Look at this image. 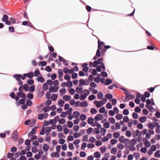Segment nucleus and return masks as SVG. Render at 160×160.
<instances>
[{
	"instance_id": "nucleus-26",
	"label": "nucleus",
	"mask_w": 160,
	"mask_h": 160,
	"mask_svg": "<svg viewBox=\"0 0 160 160\" xmlns=\"http://www.w3.org/2000/svg\"><path fill=\"white\" fill-rule=\"evenodd\" d=\"M65 103V101L62 99H60L58 100V106L62 107Z\"/></svg>"
},
{
	"instance_id": "nucleus-6",
	"label": "nucleus",
	"mask_w": 160,
	"mask_h": 160,
	"mask_svg": "<svg viewBox=\"0 0 160 160\" xmlns=\"http://www.w3.org/2000/svg\"><path fill=\"white\" fill-rule=\"evenodd\" d=\"M93 103L96 105L97 108H100L104 105L102 102V101L101 100L98 101L97 100H95L94 101Z\"/></svg>"
},
{
	"instance_id": "nucleus-18",
	"label": "nucleus",
	"mask_w": 160,
	"mask_h": 160,
	"mask_svg": "<svg viewBox=\"0 0 160 160\" xmlns=\"http://www.w3.org/2000/svg\"><path fill=\"white\" fill-rule=\"evenodd\" d=\"M71 98V96L70 95H65L62 97V98L66 102L70 100Z\"/></svg>"
},
{
	"instance_id": "nucleus-28",
	"label": "nucleus",
	"mask_w": 160,
	"mask_h": 160,
	"mask_svg": "<svg viewBox=\"0 0 160 160\" xmlns=\"http://www.w3.org/2000/svg\"><path fill=\"white\" fill-rule=\"evenodd\" d=\"M115 116L116 118L118 120H121L123 118V115L121 113H119L117 114Z\"/></svg>"
},
{
	"instance_id": "nucleus-17",
	"label": "nucleus",
	"mask_w": 160,
	"mask_h": 160,
	"mask_svg": "<svg viewBox=\"0 0 160 160\" xmlns=\"http://www.w3.org/2000/svg\"><path fill=\"white\" fill-rule=\"evenodd\" d=\"M40 74V71H39L38 68H36L33 73V76H34L35 77H38Z\"/></svg>"
},
{
	"instance_id": "nucleus-9",
	"label": "nucleus",
	"mask_w": 160,
	"mask_h": 160,
	"mask_svg": "<svg viewBox=\"0 0 160 160\" xmlns=\"http://www.w3.org/2000/svg\"><path fill=\"white\" fill-rule=\"evenodd\" d=\"M13 136L12 137V140L14 141H16L18 139V132L17 131H15L12 134Z\"/></svg>"
},
{
	"instance_id": "nucleus-50",
	"label": "nucleus",
	"mask_w": 160,
	"mask_h": 160,
	"mask_svg": "<svg viewBox=\"0 0 160 160\" xmlns=\"http://www.w3.org/2000/svg\"><path fill=\"white\" fill-rule=\"evenodd\" d=\"M89 85L91 87H90L92 88H95L97 86V84H96L93 81H91L90 82Z\"/></svg>"
},
{
	"instance_id": "nucleus-37",
	"label": "nucleus",
	"mask_w": 160,
	"mask_h": 160,
	"mask_svg": "<svg viewBox=\"0 0 160 160\" xmlns=\"http://www.w3.org/2000/svg\"><path fill=\"white\" fill-rule=\"evenodd\" d=\"M64 78L66 80H67L68 81H71V75L69 74H66L64 76Z\"/></svg>"
},
{
	"instance_id": "nucleus-51",
	"label": "nucleus",
	"mask_w": 160,
	"mask_h": 160,
	"mask_svg": "<svg viewBox=\"0 0 160 160\" xmlns=\"http://www.w3.org/2000/svg\"><path fill=\"white\" fill-rule=\"evenodd\" d=\"M98 111L94 108H92L90 109V112L92 114H94L97 113Z\"/></svg>"
},
{
	"instance_id": "nucleus-11",
	"label": "nucleus",
	"mask_w": 160,
	"mask_h": 160,
	"mask_svg": "<svg viewBox=\"0 0 160 160\" xmlns=\"http://www.w3.org/2000/svg\"><path fill=\"white\" fill-rule=\"evenodd\" d=\"M76 91L77 93L81 94L83 92V87L78 85L76 87Z\"/></svg>"
},
{
	"instance_id": "nucleus-20",
	"label": "nucleus",
	"mask_w": 160,
	"mask_h": 160,
	"mask_svg": "<svg viewBox=\"0 0 160 160\" xmlns=\"http://www.w3.org/2000/svg\"><path fill=\"white\" fill-rule=\"evenodd\" d=\"M49 148V146L47 144H44L43 145L42 149L43 150L47 152L48 151V149Z\"/></svg>"
},
{
	"instance_id": "nucleus-22",
	"label": "nucleus",
	"mask_w": 160,
	"mask_h": 160,
	"mask_svg": "<svg viewBox=\"0 0 160 160\" xmlns=\"http://www.w3.org/2000/svg\"><path fill=\"white\" fill-rule=\"evenodd\" d=\"M21 76V74H16L13 75V77L17 81H18L20 79Z\"/></svg>"
},
{
	"instance_id": "nucleus-46",
	"label": "nucleus",
	"mask_w": 160,
	"mask_h": 160,
	"mask_svg": "<svg viewBox=\"0 0 160 160\" xmlns=\"http://www.w3.org/2000/svg\"><path fill=\"white\" fill-rule=\"evenodd\" d=\"M106 98H107L109 100H110L111 99H112L113 98V95L112 94L109 93H108L106 94Z\"/></svg>"
},
{
	"instance_id": "nucleus-10",
	"label": "nucleus",
	"mask_w": 160,
	"mask_h": 160,
	"mask_svg": "<svg viewBox=\"0 0 160 160\" xmlns=\"http://www.w3.org/2000/svg\"><path fill=\"white\" fill-rule=\"evenodd\" d=\"M101 56V53L100 51L99 50H97L96 54L93 57L92 60H96L97 59L98 57H100Z\"/></svg>"
},
{
	"instance_id": "nucleus-56",
	"label": "nucleus",
	"mask_w": 160,
	"mask_h": 160,
	"mask_svg": "<svg viewBox=\"0 0 160 160\" xmlns=\"http://www.w3.org/2000/svg\"><path fill=\"white\" fill-rule=\"evenodd\" d=\"M106 131L107 130L105 128H102L101 129V133L102 135L103 136H105Z\"/></svg>"
},
{
	"instance_id": "nucleus-58",
	"label": "nucleus",
	"mask_w": 160,
	"mask_h": 160,
	"mask_svg": "<svg viewBox=\"0 0 160 160\" xmlns=\"http://www.w3.org/2000/svg\"><path fill=\"white\" fill-rule=\"evenodd\" d=\"M32 152L34 153H36L38 151V148L35 146H32L31 148Z\"/></svg>"
},
{
	"instance_id": "nucleus-2",
	"label": "nucleus",
	"mask_w": 160,
	"mask_h": 160,
	"mask_svg": "<svg viewBox=\"0 0 160 160\" xmlns=\"http://www.w3.org/2000/svg\"><path fill=\"white\" fill-rule=\"evenodd\" d=\"M17 95L18 97V101L19 100L20 98H27L26 95L23 91L17 92Z\"/></svg>"
},
{
	"instance_id": "nucleus-3",
	"label": "nucleus",
	"mask_w": 160,
	"mask_h": 160,
	"mask_svg": "<svg viewBox=\"0 0 160 160\" xmlns=\"http://www.w3.org/2000/svg\"><path fill=\"white\" fill-rule=\"evenodd\" d=\"M61 86L62 87H67L68 88H71L73 86L72 82L71 81H68V84L65 82H62L61 84Z\"/></svg>"
},
{
	"instance_id": "nucleus-62",
	"label": "nucleus",
	"mask_w": 160,
	"mask_h": 160,
	"mask_svg": "<svg viewBox=\"0 0 160 160\" xmlns=\"http://www.w3.org/2000/svg\"><path fill=\"white\" fill-rule=\"evenodd\" d=\"M95 146V145L93 143H88L87 145V147L88 149L93 148Z\"/></svg>"
},
{
	"instance_id": "nucleus-34",
	"label": "nucleus",
	"mask_w": 160,
	"mask_h": 160,
	"mask_svg": "<svg viewBox=\"0 0 160 160\" xmlns=\"http://www.w3.org/2000/svg\"><path fill=\"white\" fill-rule=\"evenodd\" d=\"M96 98V96L94 94L90 95L88 97V99L89 101H92L94 99H95Z\"/></svg>"
},
{
	"instance_id": "nucleus-47",
	"label": "nucleus",
	"mask_w": 160,
	"mask_h": 160,
	"mask_svg": "<svg viewBox=\"0 0 160 160\" xmlns=\"http://www.w3.org/2000/svg\"><path fill=\"white\" fill-rule=\"evenodd\" d=\"M58 77H62L63 76V73L62 70L61 69H59L58 70Z\"/></svg>"
},
{
	"instance_id": "nucleus-14",
	"label": "nucleus",
	"mask_w": 160,
	"mask_h": 160,
	"mask_svg": "<svg viewBox=\"0 0 160 160\" xmlns=\"http://www.w3.org/2000/svg\"><path fill=\"white\" fill-rule=\"evenodd\" d=\"M9 96L12 99H15L16 101H18V97L17 95L15 96L14 92H10L9 94Z\"/></svg>"
},
{
	"instance_id": "nucleus-52",
	"label": "nucleus",
	"mask_w": 160,
	"mask_h": 160,
	"mask_svg": "<svg viewBox=\"0 0 160 160\" xmlns=\"http://www.w3.org/2000/svg\"><path fill=\"white\" fill-rule=\"evenodd\" d=\"M8 15L5 14L3 15V17L2 18V20L3 22H4L8 20Z\"/></svg>"
},
{
	"instance_id": "nucleus-35",
	"label": "nucleus",
	"mask_w": 160,
	"mask_h": 160,
	"mask_svg": "<svg viewBox=\"0 0 160 160\" xmlns=\"http://www.w3.org/2000/svg\"><path fill=\"white\" fill-rule=\"evenodd\" d=\"M160 150H157L154 153V156L156 158H160Z\"/></svg>"
},
{
	"instance_id": "nucleus-24",
	"label": "nucleus",
	"mask_w": 160,
	"mask_h": 160,
	"mask_svg": "<svg viewBox=\"0 0 160 160\" xmlns=\"http://www.w3.org/2000/svg\"><path fill=\"white\" fill-rule=\"evenodd\" d=\"M89 90L92 92L93 94H96L98 93V90L94 88L91 87H89Z\"/></svg>"
},
{
	"instance_id": "nucleus-4",
	"label": "nucleus",
	"mask_w": 160,
	"mask_h": 160,
	"mask_svg": "<svg viewBox=\"0 0 160 160\" xmlns=\"http://www.w3.org/2000/svg\"><path fill=\"white\" fill-rule=\"evenodd\" d=\"M98 49L97 50H99V51H101V49L103 48L102 47V46H105V43L104 42L102 41H101L98 38Z\"/></svg>"
},
{
	"instance_id": "nucleus-59",
	"label": "nucleus",
	"mask_w": 160,
	"mask_h": 160,
	"mask_svg": "<svg viewBox=\"0 0 160 160\" xmlns=\"http://www.w3.org/2000/svg\"><path fill=\"white\" fill-rule=\"evenodd\" d=\"M144 145L146 148H149L151 145V143L148 140L144 142Z\"/></svg>"
},
{
	"instance_id": "nucleus-57",
	"label": "nucleus",
	"mask_w": 160,
	"mask_h": 160,
	"mask_svg": "<svg viewBox=\"0 0 160 160\" xmlns=\"http://www.w3.org/2000/svg\"><path fill=\"white\" fill-rule=\"evenodd\" d=\"M38 127L35 126L32 128L31 132H32L33 135H35L36 134V129Z\"/></svg>"
},
{
	"instance_id": "nucleus-49",
	"label": "nucleus",
	"mask_w": 160,
	"mask_h": 160,
	"mask_svg": "<svg viewBox=\"0 0 160 160\" xmlns=\"http://www.w3.org/2000/svg\"><path fill=\"white\" fill-rule=\"evenodd\" d=\"M110 123L109 122L107 121L103 124V127L105 128H109Z\"/></svg>"
},
{
	"instance_id": "nucleus-38",
	"label": "nucleus",
	"mask_w": 160,
	"mask_h": 160,
	"mask_svg": "<svg viewBox=\"0 0 160 160\" xmlns=\"http://www.w3.org/2000/svg\"><path fill=\"white\" fill-rule=\"evenodd\" d=\"M80 118L81 120L83 121L86 119L87 116L85 114L82 113L80 115Z\"/></svg>"
},
{
	"instance_id": "nucleus-21",
	"label": "nucleus",
	"mask_w": 160,
	"mask_h": 160,
	"mask_svg": "<svg viewBox=\"0 0 160 160\" xmlns=\"http://www.w3.org/2000/svg\"><path fill=\"white\" fill-rule=\"evenodd\" d=\"M94 156L95 158L99 159L101 157V154L99 151H96L94 153Z\"/></svg>"
},
{
	"instance_id": "nucleus-53",
	"label": "nucleus",
	"mask_w": 160,
	"mask_h": 160,
	"mask_svg": "<svg viewBox=\"0 0 160 160\" xmlns=\"http://www.w3.org/2000/svg\"><path fill=\"white\" fill-rule=\"evenodd\" d=\"M117 152V149L115 147H113L112 148L111 150V153L112 154H116Z\"/></svg>"
},
{
	"instance_id": "nucleus-54",
	"label": "nucleus",
	"mask_w": 160,
	"mask_h": 160,
	"mask_svg": "<svg viewBox=\"0 0 160 160\" xmlns=\"http://www.w3.org/2000/svg\"><path fill=\"white\" fill-rule=\"evenodd\" d=\"M125 138L124 136L121 135L119 138L118 140L121 143H125V142L124 140V139H125Z\"/></svg>"
},
{
	"instance_id": "nucleus-60",
	"label": "nucleus",
	"mask_w": 160,
	"mask_h": 160,
	"mask_svg": "<svg viewBox=\"0 0 160 160\" xmlns=\"http://www.w3.org/2000/svg\"><path fill=\"white\" fill-rule=\"evenodd\" d=\"M58 143L60 144H65L64 143L66 142L65 140L62 138H61L59 139H58Z\"/></svg>"
},
{
	"instance_id": "nucleus-48",
	"label": "nucleus",
	"mask_w": 160,
	"mask_h": 160,
	"mask_svg": "<svg viewBox=\"0 0 160 160\" xmlns=\"http://www.w3.org/2000/svg\"><path fill=\"white\" fill-rule=\"evenodd\" d=\"M73 115L74 118H78L80 115V112L78 111H74L73 113Z\"/></svg>"
},
{
	"instance_id": "nucleus-33",
	"label": "nucleus",
	"mask_w": 160,
	"mask_h": 160,
	"mask_svg": "<svg viewBox=\"0 0 160 160\" xmlns=\"http://www.w3.org/2000/svg\"><path fill=\"white\" fill-rule=\"evenodd\" d=\"M103 96V93L101 92H99L97 94V98L99 99H102Z\"/></svg>"
},
{
	"instance_id": "nucleus-12",
	"label": "nucleus",
	"mask_w": 160,
	"mask_h": 160,
	"mask_svg": "<svg viewBox=\"0 0 160 160\" xmlns=\"http://www.w3.org/2000/svg\"><path fill=\"white\" fill-rule=\"evenodd\" d=\"M50 156L52 158H53L54 157H55L57 158H58L60 157L59 154L56 152H52L50 154Z\"/></svg>"
},
{
	"instance_id": "nucleus-7",
	"label": "nucleus",
	"mask_w": 160,
	"mask_h": 160,
	"mask_svg": "<svg viewBox=\"0 0 160 160\" xmlns=\"http://www.w3.org/2000/svg\"><path fill=\"white\" fill-rule=\"evenodd\" d=\"M87 122L88 124H90L92 126L94 127H96V125L93 123L94 121V118L92 117H89L87 120Z\"/></svg>"
},
{
	"instance_id": "nucleus-44",
	"label": "nucleus",
	"mask_w": 160,
	"mask_h": 160,
	"mask_svg": "<svg viewBox=\"0 0 160 160\" xmlns=\"http://www.w3.org/2000/svg\"><path fill=\"white\" fill-rule=\"evenodd\" d=\"M68 90L69 92V93L72 95L74 94L76 91L74 89L72 88H71L70 89H68Z\"/></svg>"
},
{
	"instance_id": "nucleus-5",
	"label": "nucleus",
	"mask_w": 160,
	"mask_h": 160,
	"mask_svg": "<svg viewBox=\"0 0 160 160\" xmlns=\"http://www.w3.org/2000/svg\"><path fill=\"white\" fill-rule=\"evenodd\" d=\"M59 88V87L58 86H55L54 87L52 86H51L49 88V91L51 92H56L58 91Z\"/></svg>"
},
{
	"instance_id": "nucleus-8",
	"label": "nucleus",
	"mask_w": 160,
	"mask_h": 160,
	"mask_svg": "<svg viewBox=\"0 0 160 160\" xmlns=\"http://www.w3.org/2000/svg\"><path fill=\"white\" fill-rule=\"evenodd\" d=\"M27 98H22L20 99H19L18 102L17 101L15 102V104L17 106H19L20 104H24L25 102V101Z\"/></svg>"
},
{
	"instance_id": "nucleus-32",
	"label": "nucleus",
	"mask_w": 160,
	"mask_h": 160,
	"mask_svg": "<svg viewBox=\"0 0 160 160\" xmlns=\"http://www.w3.org/2000/svg\"><path fill=\"white\" fill-rule=\"evenodd\" d=\"M27 97L29 99L28 100H32L33 99L34 95L32 93L29 92L26 95Z\"/></svg>"
},
{
	"instance_id": "nucleus-55",
	"label": "nucleus",
	"mask_w": 160,
	"mask_h": 160,
	"mask_svg": "<svg viewBox=\"0 0 160 160\" xmlns=\"http://www.w3.org/2000/svg\"><path fill=\"white\" fill-rule=\"evenodd\" d=\"M124 140L125 142V143L128 144L129 143L130 146L132 145L131 143H132V142H131L129 139L125 138Z\"/></svg>"
},
{
	"instance_id": "nucleus-40",
	"label": "nucleus",
	"mask_w": 160,
	"mask_h": 160,
	"mask_svg": "<svg viewBox=\"0 0 160 160\" xmlns=\"http://www.w3.org/2000/svg\"><path fill=\"white\" fill-rule=\"evenodd\" d=\"M51 97L52 98V100L53 101H54L57 100L58 98V95L56 94L52 93V95Z\"/></svg>"
},
{
	"instance_id": "nucleus-30",
	"label": "nucleus",
	"mask_w": 160,
	"mask_h": 160,
	"mask_svg": "<svg viewBox=\"0 0 160 160\" xmlns=\"http://www.w3.org/2000/svg\"><path fill=\"white\" fill-rule=\"evenodd\" d=\"M35 86L34 84L31 85L29 86V91H28L31 92H33L35 90Z\"/></svg>"
},
{
	"instance_id": "nucleus-43",
	"label": "nucleus",
	"mask_w": 160,
	"mask_h": 160,
	"mask_svg": "<svg viewBox=\"0 0 160 160\" xmlns=\"http://www.w3.org/2000/svg\"><path fill=\"white\" fill-rule=\"evenodd\" d=\"M37 80L38 82H40L41 83H43L44 82V79L42 76L38 77Z\"/></svg>"
},
{
	"instance_id": "nucleus-19",
	"label": "nucleus",
	"mask_w": 160,
	"mask_h": 160,
	"mask_svg": "<svg viewBox=\"0 0 160 160\" xmlns=\"http://www.w3.org/2000/svg\"><path fill=\"white\" fill-rule=\"evenodd\" d=\"M47 63L46 61H39L38 63V66H45L47 65Z\"/></svg>"
},
{
	"instance_id": "nucleus-13",
	"label": "nucleus",
	"mask_w": 160,
	"mask_h": 160,
	"mask_svg": "<svg viewBox=\"0 0 160 160\" xmlns=\"http://www.w3.org/2000/svg\"><path fill=\"white\" fill-rule=\"evenodd\" d=\"M138 120L141 123H144L147 120V117H146L140 116L138 118Z\"/></svg>"
},
{
	"instance_id": "nucleus-45",
	"label": "nucleus",
	"mask_w": 160,
	"mask_h": 160,
	"mask_svg": "<svg viewBox=\"0 0 160 160\" xmlns=\"http://www.w3.org/2000/svg\"><path fill=\"white\" fill-rule=\"evenodd\" d=\"M120 136V133L118 132H115L113 133V137L116 139L119 138Z\"/></svg>"
},
{
	"instance_id": "nucleus-64",
	"label": "nucleus",
	"mask_w": 160,
	"mask_h": 160,
	"mask_svg": "<svg viewBox=\"0 0 160 160\" xmlns=\"http://www.w3.org/2000/svg\"><path fill=\"white\" fill-rule=\"evenodd\" d=\"M48 87L46 83H44L42 85V89L44 91H46L48 89Z\"/></svg>"
},
{
	"instance_id": "nucleus-15",
	"label": "nucleus",
	"mask_w": 160,
	"mask_h": 160,
	"mask_svg": "<svg viewBox=\"0 0 160 160\" xmlns=\"http://www.w3.org/2000/svg\"><path fill=\"white\" fill-rule=\"evenodd\" d=\"M112 80L109 78H107L106 79L105 82V85L106 86H108L112 83Z\"/></svg>"
},
{
	"instance_id": "nucleus-25",
	"label": "nucleus",
	"mask_w": 160,
	"mask_h": 160,
	"mask_svg": "<svg viewBox=\"0 0 160 160\" xmlns=\"http://www.w3.org/2000/svg\"><path fill=\"white\" fill-rule=\"evenodd\" d=\"M124 93L125 94L126 96L125 98L123 100V102H128L130 100V98H129V96H128V93H127L126 92H124Z\"/></svg>"
},
{
	"instance_id": "nucleus-29",
	"label": "nucleus",
	"mask_w": 160,
	"mask_h": 160,
	"mask_svg": "<svg viewBox=\"0 0 160 160\" xmlns=\"http://www.w3.org/2000/svg\"><path fill=\"white\" fill-rule=\"evenodd\" d=\"M160 86V85H158L154 87H151L148 89V90L150 92H152L154 90L155 88L158 87Z\"/></svg>"
},
{
	"instance_id": "nucleus-31",
	"label": "nucleus",
	"mask_w": 160,
	"mask_h": 160,
	"mask_svg": "<svg viewBox=\"0 0 160 160\" xmlns=\"http://www.w3.org/2000/svg\"><path fill=\"white\" fill-rule=\"evenodd\" d=\"M23 88L26 92H28L29 91V86L27 84H25L23 85Z\"/></svg>"
},
{
	"instance_id": "nucleus-63",
	"label": "nucleus",
	"mask_w": 160,
	"mask_h": 160,
	"mask_svg": "<svg viewBox=\"0 0 160 160\" xmlns=\"http://www.w3.org/2000/svg\"><path fill=\"white\" fill-rule=\"evenodd\" d=\"M122 113L124 115H128L129 114V111L128 109H125L122 111Z\"/></svg>"
},
{
	"instance_id": "nucleus-1",
	"label": "nucleus",
	"mask_w": 160,
	"mask_h": 160,
	"mask_svg": "<svg viewBox=\"0 0 160 160\" xmlns=\"http://www.w3.org/2000/svg\"><path fill=\"white\" fill-rule=\"evenodd\" d=\"M22 25L24 26H27L28 27H31L32 28H33L34 29L36 30L40 31L39 30L37 29L30 22L27 21H23L22 24Z\"/></svg>"
},
{
	"instance_id": "nucleus-41",
	"label": "nucleus",
	"mask_w": 160,
	"mask_h": 160,
	"mask_svg": "<svg viewBox=\"0 0 160 160\" xmlns=\"http://www.w3.org/2000/svg\"><path fill=\"white\" fill-rule=\"evenodd\" d=\"M34 81L33 79L30 78L27 80V82L28 83V85H32L34 83Z\"/></svg>"
},
{
	"instance_id": "nucleus-61",
	"label": "nucleus",
	"mask_w": 160,
	"mask_h": 160,
	"mask_svg": "<svg viewBox=\"0 0 160 160\" xmlns=\"http://www.w3.org/2000/svg\"><path fill=\"white\" fill-rule=\"evenodd\" d=\"M67 123L68 125V127L69 128H71L73 125V124L72 121H68L67 122Z\"/></svg>"
},
{
	"instance_id": "nucleus-42",
	"label": "nucleus",
	"mask_w": 160,
	"mask_h": 160,
	"mask_svg": "<svg viewBox=\"0 0 160 160\" xmlns=\"http://www.w3.org/2000/svg\"><path fill=\"white\" fill-rule=\"evenodd\" d=\"M88 105V103L86 101H83L81 102V107H86Z\"/></svg>"
},
{
	"instance_id": "nucleus-39",
	"label": "nucleus",
	"mask_w": 160,
	"mask_h": 160,
	"mask_svg": "<svg viewBox=\"0 0 160 160\" xmlns=\"http://www.w3.org/2000/svg\"><path fill=\"white\" fill-rule=\"evenodd\" d=\"M87 95H86V94H85L84 93L80 95V100L81 101H82L85 100L87 98Z\"/></svg>"
},
{
	"instance_id": "nucleus-16",
	"label": "nucleus",
	"mask_w": 160,
	"mask_h": 160,
	"mask_svg": "<svg viewBox=\"0 0 160 160\" xmlns=\"http://www.w3.org/2000/svg\"><path fill=\"white\" fill-rule=\"evenodd\" d=\"M25 75L29 78H32L33 77V73L32 72H30L27 73H24Z\"/></svg>"
},
{
	"instance_id": "nucleus-23",
	"label": "nucleus",
	"mask_w": 160,
	"mask_h": 160,
	"mask_svg": "<svg viewBox=\"0 0 160 160\" xmlns=\"http://www.w3.org/2000/svg\"><path fill=\"white\" fill-rule=\"evenodd\" d=\"M59 93L60 95L62 96L64 95L66 92V89L65 88H62L59 90Z\"/></svg>"
},
{
	"instance_id": "nucleus-36",
	"label": "nucleus",
	"mask_w": 160,
	"mask_h": 160,
	"mask_svg": "<svg viewBox=\"0 0 160 160\" xmlns=\"http://www.w3.org/2000/svg\"><path fill=\"white\" fill-rule=\"evenodd\" d=\"M100 150L101 153H104L106 150V148L105 146H103L100 148Z\"/></svg>"
},
{
	"instance_id": "nucleus-27",
	"label": "nucleus",
	"mask_w": 160,
	"mask_h": 160,
	"mask_svg": "<svg viewBox=\"0 0 160 160\" xmlns=\"http://www.w3.org/2000/svg\"><path fill=\"white\" fill-rule=\"evenodd\" d=\"M147 126L151 129H153L154 128V124L152 123L150 121L148 123Z\"/></svg>"
}]
</instances>
